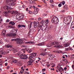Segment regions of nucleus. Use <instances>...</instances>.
Returning <instances> with one entry per match:
<instances>
[{"label": "nucleus", "mask_w": 74, "mask_h": 74, "mask_svg": "<svg viewBox=\"0 0 74 74\" xmlns=\"http://www.w3.org/2000/svg\"><path fill=\"white\" fill-rule=\"evenodd\" d=\"M32 49H30V50H29V51H28V52L29 53H31V52H32Z\"/></svg>", "instance_id": "nucleus-38"}, {"label": "nucleus", "mask_w": 74, "mask_h": 74, "mask_svg": "<svg viewBox=\"0 0 74 74\" xmlns=\"http://www.w3.org/2000/svg\"><path fill=\"white\" fill-rule=\"evenodd\" d=\"M70 44L69 42H67L65 44H64V47H69V46H70Z\"/></svg>", "instance_id": "nucleus-13"}, {"label": "nucleus", "mask_w": 74, "mask_h": 74, "mask_svg": "<svg viewBox=\"0 0 74 74\" xmlns=\"http://www.w3.org/2000/svg\"><path fill=\"white\" fill-rule=\"evenodd\" d=\"M37 55V53H33L30 54V56H33V57H35Z\"/></svg>", "instance_id": "nucleus-15"}, {"label": "nucleus", "mask_w": 74, "mask_h": 74, "mask_svg": "<svg viewBox=\"0 0 74 74\" xmlns=\"http://www.w3.org/2000/svg\"><path fill=\"white\" fill-rule=\"evenodd\" d=\"M29 14H33V12L32 11H30L29 12Z\"/></svg>", "instance_id": "nucleus-46"}, {"label": "nucleus", "mask_w": 74, "mask_h": 74, "mask_svg": "<svg viewBox=\"0 0 74 74\" xmlns=\"http://www.w3.org/2000/svg\"><path fill=\"white\" fill-rule=\"evenodd\" d=\"M36 45H38V46H41V43L39 44H36Z\"/></svg>", "instance_id": "nucleus-39"}, {"label": "nucleus", "mask_w": 74, "mask_h": 74, "mask_svg": "<svg viewBox=\"0 0 74 74\" xmlns=\"http://www.w3.org/2000/svg\"><path fill=\"white\" fill-rule=\"evenodd\" d=\"M43 16H47V14L45 13H44L43 14Z\"/></svg>", "instance_id": "nucleus-57"}, {"label": "nucleus", "mask_w": 74, "mask_h": 74, "mask_svg": "<svg viewBox=\"0 0 74 74\" xmlns=\"http://www.w3.org/2000/svg\"><path fill=\"white\" fill-rule=\"evenodd\" d=\"M10 24H11L12 25H15V23L14 22H11L10 23Z\"/></svg>", "instance_id": "nucleus-32"}, {"label": "nucleus", "mask_w": 74, "mask_h": 74, "mask_svg": "<svg viewBox=\"0 0 74 74\" xmlns=\"http://www.w3.org/2000/svg\"><path fill=\"white\" fill-rule=\"evenodd\" d=\"M68 50H72V48H71L70 47H69V48H68Z\"/></svg>", "instance_id": "nucleus-50"}, {"label": "nucleus", "mask_w": 74, "mask_h": 74, "mask_svg": "<svg viewBox=\"0 0 74 74\" xmlns=\"http://www.w3.org/2000/svg\"><path fill=\"white\" fill-rule=\"evenodd\" d=\"M3 62V60L0 59V63H2Z\"/></svg>", "instance_id": "nucleus-52"}, {"label": "nucleus", "mask_w": 74, "mask_h": 74, "mask_svg": "<svg viewBox=\"0 0 74 74\" xmlns=\"http://www.w3.org/2000/svg\"><path fill=\"white\" fill-rule=\"evenodd\" d=\"M63 62H66V63H67V62H68V61L67 60L65 59L63 60Z\"/></svg>", "instance_id": "nucleus-34"}, {"label": "nucleus", "mask_w": 74, "mask_h": 74, "mask_svg": "<svg viewBox=\"0 0 74 74\" xmlns=\"http://www.w3.org/2000/svg\"><path fill=\"white\" fill-rule=\"evenodd\" d=\"M24 71V69H22L20 71L19 74H23V71Z\"/></svg>", "instance_id": "nucleus-27"}, {"label": "nucleus", "mask_w": 74, "mask_h": 74, "mask_svg": "<svg viewBox=\"0 0 74 74\" xmlns=\"http://www.w3.org/2000/svg\"><path fill=\"white\" fill-rule=\"evenodd\" d=\"M40 24H41L42 25L43 24V25H44V21L43 20H42V21H40Z\"/></svg>", "instance_id": "nucleus-30"}, {"label": "nucleus", "mask_w": 74, "mask_h": 74, "mask_svg": "<svg viewBox=\"0 0 74 74\" xmlns=\"http://www.w3.org/2000/svg\"><path fill=\"white\" fill-rule=\"evenodd\" d=\"M34 9V10H36V11H38L39 9L37 8H36L35 6H34L32 7Z\"/></svg>", "instance_id": "nucleus-26"}, {"label": "nucleus", "mask_w": 74, "mask_h": 74, "mask_svg": "<svg viewBox=\"0 0 74 74\" xmlns=\"http://www.w3.org/2000/svg\"><path fill=\"white\" fill-rule=\"evenodd\" d=\"M12 41H16V44H23V41H21V39L19 38L12 39Z\"/></svg>", "instance_id": "nucleus-2"}, {"label": "nucleus", "mask_w": 74, "mask_h": 74, "mask_svg": "<svg viewBox=\"0 0 74 74\" xmlns=\"http://www.w3.org/2000/svg\"><path fill=\"white\" fill-rule=\"evenodd\" d=\"M14 53H16V52H18V50L16 49H14Z\"/></svg>", "instance_id": "nucleus-37"}, {"label": "nucleus", "mask_w": 74, "mask_h": 74, "mask_svg": "<svg viewBox=\"0 0 74 74\" xmlns=\"http://www.w3.org/2000/svg\"><path fill=\"white\" fill-rule=\"evenodd\" d=\"M25 44H34V42L32 41H29L25 42Z\"/></svg>", "instance_id": "nucleus-23"}, {"label": "nucleus", "mask_w": 74, "mask_h": 74, "mask_svg": "<svg viewBox=\"0 0 74 74\" xmlns=\"http://www.w3.org/2000/svg\"><path fill=\"white\" fill-rule=\"evenodd\" d=\"M22 7H23V8H26V6H25V5H23Z\"/></svg>", "instance_id": "nucleus-51"}, {"label": "nucleus", "mask_w": 74, "mask_h": 74, "mask_svg": "<svg viewBox=\"0 0 74 74\" xmlns=\"http://www.w3.org/2000/svg\"><path fill=\"white\" fill-rule=\"evenodd\" d=\"M23 50H24L25 51H29V49L27 48H25V49H23Z\"/></svg>", "instance_id": "nucleus-36"}, {"label": "nucleus", "mask_w": 74, "mask_h": 74, "mask_svg": "<svg viewBox=\"0 0 74 74\" xmlns=\"http://www.w3.org/2000/svg\"><path fill=\"white\" fill-rule=\"evenodd\" d=\"M23 16H21L20 14H18L16 15V18L17 19H23L24 18Z\"/></svg>", "instance_id": "nucleus-6"}, {"label": "nucleus", "mask_w": 74, "mask_h": 74, "mask_svg": "<svg viewBox=\"0 0 74 74\" xmlns=\"http://www.w3.org/2000/svg\"><path fill=\"white\" fill-rule=\"evenodd\" d=\"M41 30V24H40L39 26V27H38V31H40V30Z\"/></svg>", "instance_id": "nucleus-25"}, {"label": "nucleus", "mask_w": 74, "mask_h": 74, "mask_svg": "<svg viewBox=\"0 0 74 74\" xmlns=\"http://www.w3.org/2000/svg\"><path fill=\"white\" fill-rule=\"evenodd\" d=\"M32 23H31L30 24H29L28 25V28L29 29H30L31 27H32Z\"/></svg>", "instance_id": "nucleus-22"}, {"label": "nucleus", "mask_w": 74, "mask_h": 74, "mask_svg": "<svg viewBox=\"0 0 74 74\" xmlns=\"http://www.w3.org/2000/svg\"><path fill=\"white\" fill-rule=\"evenodd\" d=\"M24 54H21L20 55V57H21V58H23V56H24Z\"/></svg>", "instance_id": "nucleus-33"}, {"label": "nucleus", "mask_w": 74, "mask_h": 74, "mask_svg": "<svg viewBox=\"0 0 74 74\" xmlns=\"http://www.w3.org/2000/svg\"><path fill=\"white\" fill-rule=\"evenodd\" d=\"M5 48H12V46L9 45H7L5 46Z\"/></svg>", "instance_id": "nucleus-16"}, {"label": "nucleus", "mask_w": 74, "mask_h": 74, "mask_svg": "<svg viewBox=\"0 0 74 74\" xmlns=\"http://www.w3.org/2000/svg\"><path fill=\"white\" fill-rule=\"evenodd\" d=\"M59 42H53L51 43V44L50 47H52V45H55L54 46V47H56V48H62L63 47L62 45H58Z\"/></svg>", "instance_id": "nucleus-1"}, {"label": "nucleus", "mask_w": 74, "mask_h": 74, "mask_svg": "<svg viewBox=\"0 0 74 74\" xmlns=\"http://www.w3.org/2000/svg\"><path fill=\"white\" fill-rule=\"evenodd\" d=\"M64 9H65L67 10H68V7H67V5H66L64 6Z\"/></svg>", "instance_id": "nucleus-28"}, {"label": "nucleus", "mask_w": 74, "mask_h": 74, "mask_svg": "<svg viewBox=\"0 0 74 74\" xmlns=\"http://www.w3.org/2000/svg\"><path fill=\"white\" fill-rule=\"evenodd\" d=\"M46 55H47V54L45 52L42 53L40 54V55H41L42 56H46Z\"/></svg>", "instance_id": "nucleus-24"}, {"label": "nucleus", "mask_w": 74, "mask_h": 74, "mask_svg": "<svg viewBox=\"0 0 74 74\" xmlns=\"http://www.w3.org/2000/svg\"><path fill=\"white\" fill-rule=\"evenodd\" d=\"M5 16L6 17H8V12L6 11L4 12Z\"/></svg>", "instance_id": "nucleus-20"}, {"label": "nucleus", "mask_w": 74, "mask_h": 74, "mask_svg": "<svg viewBox=\"0 0 74 74\" xmlns=\"http://www.w3.org/2000/svg\"><path fill=\"white\" fill-rule=\"evenodd\" d=\"M62 5H64L65 4V1H63L62 2Z\"/></svg>", "instance_id": "nucleus-45"}, {"label": "nucleus", "mask_w": 74, "mask_h": 74, "mask_svg": "<svg viewBox=\"0 0 74 74\" xmlns=\"http://www.w3.org/2000/svg\"><path fill=\"white\" fill-rule=\"evenodd\" d=\"M71 28H74V23H73V22L71 24Z\"/></svg>", "instance_id": "nucleus-29"}, {"label": "nucleus", "mask_w": 74, "mask_h": 74, "mask_svg": "<svg viewBox=\"0 0 74 74\" xmlns=\"http://www.w3.org/2000/svg\"><path fill=\"white\" fill-rule=\"evenodd\" d=\"M11 35H12V34H8V36H11Z\"/></svg>", "instance_id": "nucleus-58"}, {"label": "nucleus", "mask_w": 74, "mask_h": 74, "mask_svg": "<svg viewBox=\"0 0 74 74\" xmlns=\"http://www.w3.org/2000/svg\"><path fill=\"white\" fill-rule=\"evenodd\" d=\"M18 62V61L17 60H15L14 61H13V62L15 63H16V62Z\"/></svg>", "instance_id": "nucleus-41"}, {"label": "nucleus", "mask_w": 74, "mask_h": 74, "mask_svg": "<svg viewBox=\"0 0 74 74\" xmlns=\"http://www.w3.org/2000/svg\"><path fill=\"white\" fill-rule=\"evenodd\" d=\"M1 22H3V19L1 18V16L0 17V23H1Z\"/></svg>", "instance_id": "nucleus-35"}, {"label": "nucleus", "mask_w": 74, "mask_h": 74, "mask_svg": "<svg viewBox=\"0 0 74 74\" xmlns=\"http://www.w3.org/2000/svg\"><path fill=\"white\" fill-rule=\"evenodd\" d=\"M64 11H65L64 10H61V12H63V13L64 12Z\"/></svg>", "instance_id": "nucleus-54"}, {"label": "nucleus", "mask_w": 74, "mask_h": 74, "mask_svg": "<svg viewBox=\"0 0 74 74\" xmlns=\"http://www.w3.org/2000/svg\"><path fill=\"white\" fill-rule=\"evenodd\" d=\"M14 31H16V32H17V31H18V29H16L15 30V29H12V31H14Z\"/></svg>", "instance_id": "nucleus-53"}, {"label": "nucleus", "mask_w": 74, "mask_h": 74, "mask_svg": "<svg viewBox=\"0 0 74 74\" xmlns=\"http://www.w3.org/2000/svg\"><path fill=\"white\" fill-rule=\"evenodd\" d=\"M51 22L53 23H58L59 22V19L57 17L54 16L52 19Z\"/></svg>", "instance_id": "nucleus-3"}, {"label": "nucleus", "mask_w": 74, "mask_h": 74, "mask_svg": "<svg viewBox=\"0 0 74 74\" xmlns=\"http://www.w3.org/2000/svg\"><path fill=\"white\" fill-rule=\"evenodd\" d=\"M18 28H20V27H25L26 26L24 25H18Z\"/></svg>", "instance_id": "nucleus-18"}, {"label": "nucleus", "mask_w": 74, "mask_h": 74, "mask_svg": "<svg viewBox=\"0 0 74 74\" xmlns=\"http://www.w3.org/2000/svg\"><path fill=\"white\" fill-rule=\"evenodd\" d=\"M38 11H34V14H37V13H38Z\"/></svg>", "instance_id": "nucleus-31"}, {"label": "nucleus", "mask_w": 74, "mask_h": 74, "mask_svg": "<svg viewBox=\"0 0 74 74\" xmlns=\"http://www.w3.org/2000/svg\"><path fill=\"white\" fill-rule=\"evenodd\" d=\"M46 66H47V67H49V66H51V65H50V64H47Z\"/></svg>", "instance_id": "nucleus-48"}, {"label": "nucleus", "mask_w": 74, "mask_h": 74, "mask_svg": "<svg viewBox=\"0 0 74 74\" xmlns=\"http://www.w3.org/2000/svg\"><path fill=\"white\" fill-rule=\"evenodd\" d=\"M10 66H8L7 67V69H10Z\"/></svg>", "instance_id": "nucleus-55"}, {"label": "nucleus", "mask_w": 74, "mask_h": 74, "mask_svg": "<svg viewBox=\"0 0 74 74\" xmlns=\"http://www.w3.org/2000/svg\"><path fill=\"white\" fill-rule=\"evenodd\" d=\"M66 18L67 19V20H68V24H69L70 22H71V19H72V17H71V16H69L66 17Z\"/></svg>", "instance_id": "nucleus-8"}, {"label": "nucleus", "mask_w": 74, "mask_h": 74, "mask_svg": "<svg viewBox=\"0 0 74 74\" xmlns=\"http://www.w3.org/2000/svg\"><path fill=\"white\" fill-rule=\"evenodd\" d=\"M50 3H52L53 1V0H50Z\"/></svg>", "instance_id": "nucleus-59"}, {"label": "nucleus", "mask_w": 74, "mask_h": 74, "mask_svg": "<svg viewBox=\"0 0 74 74\" xmlns=\"http://www.w3.org/2000/svg\"><path fill=\"white\" fill-rule=\"evenodd\" d=\"M41 46H42V45H44V42H42V43H40Z\"/></svg>", "instance_id": "nucleus-47"}, {"label": "nucleus", "mask_w": 74, "mask_h": 74, "mask_svg": "<svg viewBox=\"0 0 74 74\" xmlns=\"http://www.w3.org/2000/svg\"><path fill=\"white\" fill-rule=\"evenodd\" d=\"M57 68L60 72H62V71L64 70V69H63L60 65L58 66H57Z\"/></svg>", "instance_id": "nucleus-7"}, {"label": "nucleus", "mask_w": 74, "mask_h": 74, "mask_svg": "<svg viewBox=\"0 0 74 74\" xmlns=\"http://www.w3.org/2000/svg\"><path fill=\"white\" fill-rule=\"evenodd\" d=\"M4 49L3 48H0V53L3 54L4 53Z\"/></svg>", "instance_id": "nucleus-17"}, {"label": "nucleus", "mask_w": 74, "mask_h": 74, "mask_svg": "<svg viewBox=\"0 0 74 74\" xmlns=\"http://www.w3.org/2000/svg\"><path fill=\"white\" fill-rule=\"evenodd\" d=\"M41 19V18L39 17L38 18V21H40Z\"/></svg>", "instance_id": "nucleus-56"}, {"label": "nucleus", "mask_w": 74, "mask_h": 74, "mask_svg": "<svg viewBox=\"0 0 74 74\" xmlns=\"http://www.w3.org/2000/svg\"><path fill=\"white\" fill-rule=\"evenodd\" d=\"M33 60H29L27 63L28 64H29V65H30V64H30V63H33Z\"/></svg>", "instance_id": "nucleus-19"}, {"label": "nucleus", "mask_w": 74, "mask_h": 74, "mask_svg": "<svg viewBox=\"0 0 74 74\" xmlns=\"http://www.w3.org/2000/svg\"><path fill=\"white\" fill-rule=\"evenodd\" d=\"M42 71H45V69H42Z\"/></svg>", "instance_id": "nucleus-62"}, {"label": "nucleus", "mask_w": 74, "mask_h": 74, "mask_svg": "<svg viewBox=\"0 0 74 74\" xmlns=\"http://www.w3.org/2000/svg\"><path fill=\"white\" fill-rule=\"evenodd\" d=\"M4 9L5 10H12V8H11V6H5L4 8Z\"/></svg>", "instance_id": "nucleus-10"}, {"label": "nucleus", "mask_w": 74, "mask_h": 74, "mask_svg": "<svg viewBox=\"0 0 74 74\" xmlns=\"http://www.w3.org/2000/svg\"><path fill=\"white\" fill-rule=\"evenodd\" d=\"M45 25L47 26V25L49 23V20H47L44 21Z\"/></svg>", "instance_id": "nucleus-14"}, {"label": "nucleus", "mask_w": 74, "mask_h": 74, "mask_svg": "<svg viewBox=\"0 0 74 74\" xmlns=\"http://www.w3.org/2000/svg\"><path fill=\"white\" fill-rule=\"evenodd\" d=\"M12 35L13 36H16V34L14 33L12 34Z\"/></svg>", "instance_id": "nucleus-43"}, {"label": "nucleus", "mask_w": 74, "mask_h": 74, "mask_svg": "<svg viewBox=\"0 0 74 74\" xmlns=\"http://www.w3.org/2000/svg\"><path fill=\"white\" fill-rule=\"evenodd\" d=\"M44 25H43V24L41 25V30L42 31H43V32L47 30V27H45Z\"/></svg>", "instance_id": "nucleus-5"}, {"label": "nucleus", "mask_w": 74, "mask_h": 74, "mask_svg": "<svg viewBox=\"0 0 74 74\" xmlns=\"http://www.w3.org/2000/svg\"><path fill=\"white\" fill-rule=\"evenodd\" d=\"M21 60H26V59H28V57L26 55L24 54V56L23 58H20Z\"/></svg>", "instance_id": "nucleus-9"}, {"label": "nucleus", "mask_w": 74, "mask_h": 74, "mask_svg": "<svg viewBox=\"0 0 74 74\" xmlns=\"http://www.w3.org/2000/svg\"><path fill=\"white\" fill-rule=\"evenodd\" d=\"M6 1L7 3H8L9 2V5H10V6H14V2H12V1H11V0H6Z\"/></svg>", "instance_id": "nucleus-4"}, {"label": "nucleus", "mask_w": 74, "mask_h": 74, "mask_svg": "<svg viewBox=\"0 0 74 74\" xmlns=\"http://www.w3.org/2000/svg\"><path fill=\"white\" fill-rule=\"evenodd\" d=\"M35 57H34V58L33 59H32V60H36V59H35Z\"/></svg>", "instance_id": "nucleus-60"}, {"label": "nucleus", "mask_w": 74, "mask_h": 74, "mask_svg": "<svg viewBox=\"0 0 74 74\" xmlns=\"http://www.w3.org/2000/svg\"><path fill=\"white\" fill-rule=\"evenodd\" d=\"M39 25V22H37L36 23L34 24V28H37L38 27Z\"/></svg>", "instance_id": "nucleus-12"}, {"label": "nucleus", "mask_w": 74, "mask_h": 74, "mask_svg": "<svg viewBox=\"0 0 74 74\" xmlns=\"http://www.w3.org/2000/svg\"><path fill=\"white\" fill-rule=\"evenodd\" d=\"M5 33H6V30H3L2 33V34L4 36H5Z\"/></svg>", "instance_id": "nucleus-21"}, {"label": "nucleus", "mask_w": 74, "mask_h": 74, "mask_svg": "<svg viewBox=\"0 0 74 74\" xmlns=\"http://www.w3.org/2000/svg\"><path fill=\"white\" fill-rule=\"evenodd\" d=\"M10 21V20L9 19H7L6 20V23H8Z\"/></svg>", "instance_id": "nucleus-42"}, {"label": "nucleus", "mask_w": 74, "mask_h": 74, "mask_svg": "<svg viewBox=\"0 0 74 74\" xmlns=\"http://www.w3.org/2000/svg\"><path fill=\"white\" fill-rule=\"evenodd\" d=\"M36 21H34L33 22V24H34V25H35L36 23Z\"/></svg>", "instance_id": "nucleus-61"}, {"label": "nucleus", "mask_w": 74, "mask_h": 74, "mask_svg": "<svg viewBox=\"0 0 74 74\" xmlns=\"http://www.w3.org/2000/svg\"><path fill=\"white\" fill-rule=\"evenodd\" d=\"M29 3H33V1L32 0H30L29 1Z\"/></svg>", "instance_id": "nucleus-40"}, {"label": "nucleus", "mask_w": 74, "mask_h": 74, "mask_svg": "<svg viewBox=\"0 0 74 74\" xmlns=\"http://www.w3.org/2000/svg\"><path fill=\"white\" fill-rule=\"evenodd\" d=\"M68 22L69 21H68L67 18H66V17H65L64 19V23H66V25H69V24L68 23Z\"/></svg>", "instance_id": "nucleus-11"}, {"label": "nucleus", "mask_w": 74, "mask_h": 74, "mask_svg": "<svg viewBox=\"0 0 74 74\" xmlns=\"http://www.w3.org/2000/svg\"><path fill=\"white\" fill-rule=\"evenodd\" d=\"M66 51H69V49H68V48L65 49Z\"/></svg>", "instance_id": "nucleus-64"}, {"label": "nucleus", "mask_w": 74, "mask_h": 74, "mask_svg": "<svg viewBox=\"0 0 74 74\" xmlns=\"http://www.w3.org/2000/svg\"><path fill=\"white\" fill-rule=\"evenodd\" d=\"M72 67L73 69H74V65H73L72 66Z\"/></svg>", "instance_id": "nucleus-63"}, {"label": "nucleus", "mask_w": 74, "mask_h": 74, "mask_svg": "<svg viewBox=\"0 0 74 74\" xmlns=\"http://www.w3.org/2000/svg\"><path fill=\"white\" fill-rule=\"evenodd\" d=\"M51 7H52V8H53L54 7V5H53V4L51 5Z\"/></svg>", "instance_id": "nucleus-49"}, {"label": "nucleus", "mask_w": 74, "mask_h": 74, "mask_svg": "<svg viewBox=\"0 0 74 74\" xmlns=\"http://www.w3.org/2000/svg\"><path fill=\"white\" fill-rule=\"evenodd\" d=\"M62 4L61 3H59L58 4V7H62Z\"/></svg>", "instance_id": "nucleus-44"}]
</instances>
